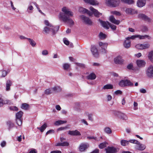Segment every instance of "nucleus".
<instances>
[{
	"instance_id": "f03ea898",
	"label": "nucleus",
	"mask_w": 153,
	"mask_h": 153,
	"mask_svg": "<svg viewBox=\"0 0 153 153\" xmlns=\"http://www.w3.org/2000/svg\"><path fill=\"white\" fill-rule=\"evenodd\" d=\"M59 29L58 26L52 27L45 26L43 28L42 33L45 35L49 34L52 36H53L56 34Z\"/></svg>"
},
{
	"instance_id": "1a4fd4ad",
	"label": "nucleus",
	"mask_w": 153,
	"mask_h": 153,
	"mask_svg": "<svg viewBox=\"0 0 153 153\" xmlns=\"http://www.w3.org/2000/svg\"><path fill=\"white\" fill-rule=\"evenodd\" d=\"M146 74L149 77H153V66L151 65L148 68L146 71Z\"/></svg>"
},
{
	"instance_id": "7c9ffc66",
	"label": "nucleus",
	"mask_w": 153,
	"mask_h": 153,
	"mask_svg": "<svg viewBox=\"0 0 153 153\" xmlns=\"http://www.w3.org/2000/svg\"><path fill=\"white\" fill-rule=\"evenodd\" d=\"M51 89L52 91L55 92H58L61 90V88L58 86H55L53 88H51Z\"/></svg>"
},
{
	"instance_id": "2eb2a0df",
	"label": "nucleus",
	"mask_w": 153,
	"mask_h": 153,
	"mask_svg": "<svg viewBox=\"0 0 153 153\" xmlns=\"http://www.w3.org/2000/svg\"><path fill=\"white\" fill-rule=\"evenodd\" d=\"M86 3L93 5H97L99 4L98 2L96 0H83Z\"/></svg>"
},
{
	"instance_id": "4be33fe9",
	"label": "nucleus",
	"mask_w": 153,
	"mask_h": 153,
	"mask_svg": "<svg viewBox=\"0 0 153 153\" xmlns=\"http://www.w3.org/2000/svg\"><path fill=\"white\" fill-rule=\"evenodd\" d=\"M146 146L143 144H141L140 143V144H137L135 146L136 149L140 150H143L146 148Z\"/></svg>"
},
{
	"instance_id": "b1692460",
	"label": "nucleus",
	"mask_w": 153,
	"mask_h": 153,
	"mask_svg": "<svg viewBox=\"0 0 153 153\" xmlns=\"http://www.w3.org/2000/svg\"><path fill=\"white\" fill-rule=\"evenodd\" d=\"M12 85V81L9 80H7L6 83V91H9L10 90V87Z\"/></svg>"
},
{
	"instance_id": "ea45409f",
	"label": "nucleus",
	"mask_w": 153,
	"mask_h": 153,
	"mask_svg": "<svg viewBox=\"0 0 153 153\" xmlns=\"http://www.w3.org/2000/svg\"><path fill=\"white\" fill-rule=\"evenodd\" d=\"M44 24L45 25V26H48V27H54L51 23L47 20H45L44 21Z\"/></svg>"
},
{
	"instance_id": "412c9836",
	"label": "nucleus",
	"mask_w": 153,
	"mask_h": 153,
	"mask_svg": "<svg viewBox=\"0 0 153 153\" xmlns=\"http://www.w3.org/2000/svg\"><path fill=\"white\" fill-rule=\"evenodd\" d=\"M146 3V0H138L137 2V5L139 7H142L144 6Z\"/></svg>"
},
{
	"instance_id": "bb28decb",
	"label": "nucleus",
	"mask_w": 153,
	"mask_h": 153,
	"mask_svg": "<svg viewBox=\"0 0 153 153\" xmlns=\"http://www.w3.org/2000/svg\"><path fill=\"white\" fill-rule=\"evenodd\" d=\"M137 37L139 38L140 39H143L146 38H147L148 39H151V37L147 35H145L144 36L137 35Z\"/></svg>"
},
{
	"instance_id": "9d476101",
	"label": "nucleus",
	"mask_w": 153,
	"mask_h": 153,
	"mask_svg": "<svg viewBox=\"0 0 153 153\" xmlns=\"http://www.w3.org/2000/svg\"><path fill=\"white\" fill-rule=\"evenodd\" d=\"M114 62L116 64H122L124 63V60L120 56H118L114 59Z\"/></svg>"
},
{
	"instance_id": "c756f323",
	"label": "nucleus",
	"mask_w": 153,
	"mask_h": 153,
	"mask_svg": "<svg viewBox=\"0 0 153 153\" xmlns=\"http://www.w3.org/2000/svg\"><path fill=\"white\" fill-rule=\"evenodd\" d=\"M121 1L122 3L128 4H133L134 3L133 0H121Z\"/></svg>"
},
{
	"instance_id": "69168bd1",
	"label": "nucleus",
	"mask_w": 153,
	"mask_h": 153,
	"mask_svg": "<svg viewBox=\"0 0 153 153\" xmlns=\"http://www.w3.org/2000/svg\"><path fill=\"white\" fill-rule=\"evenodd\" d=\"M81 121L82 123L84 124L86 126L88 125V124L87 121L84 119L81 120Z\"/></svg>"
},
{
	"instance_id": "dca6fc26",
	"label": "nucleus",
	"mask_w": 153,
	"mask_h": 153,
	"mask_svg": "<svg viewBox=\"0 0 153 153\" xmlns=\"http://www.w3.org/2000/svg\"><path fill=\"white\" fill-rule=\"evenodd\" d=\"M68 134L72 136H80L81 135L80 132L77 130L74 131L70 130L68 132Z\"/></svg>"
},
{
	"instance_id": "f3484780",
	"label": "nucleus",
	"mask_w": 153,
	"mask_h": 153,
	"mask_svg": "<svg viewBox=\"0 0 153 153\" xmlns=\"http://www.w3.org/2000/svg\"><path fill=\"white\" fill-rule=\"evenodd\" d=\"M109 20L111 22L116 25H118L120 23V21L116 19L113 16H110Z\"/></svg>"
},
{
	"instance_id": "9b49d317",
	"label": "nucleus",
	"mask_w": 153,
	"mask_h": 153,
	"mask_svg": "<svg viewBox=\"0 0 153 153\" xmlns=\"http://www.w3.org/2000/svg\"><path fill=\"white\" fill-rule=\"evenodd\" d=\"M105 150L106 153H116L117 152V149L114 147H108Z\"/></svg>"
},
{
	"instance_id": "603ef678",
	"label": "nucleus",
	"mask_w": 153,
	"mask_h": 153,
	"mask_svg": "<svg viewBox=\"0 0 153 153\" xmlns=\"http://www.w3.org/2000/svg\"><path fill=\"white\" fill-rule=\"evenodd\" d=\"M48 53V51L46 49L43 50L42 51V55L47 56Z\"/></svg>"
},
{
	"instance_id": "4d7b16f0",
	"label": "nucleus",
	"mask_w": 153,
	"mask_h": 153,
	"mask_svg": "<svg viewBox=\"0 0 153 153\" xmlns=\"http://www.w3.org/2000/svg\"><path fill=\"white\" fill-rule=\"evenodd\" d=\"M63 41L64 43L66 45H68L69 44V42L68 40L66 38H64L63 39Z\"/></svg>"
},
{
	"instance_id": "e433bc0d",
	"label": "nucleus",
	"mask_w": 153,
	"mask_h": 153,
	"mask_svg": "<svg viewBox=\"0 0 153 153\" xmlns=\"http://www.w3.org/2000/svg\"><path fill=\"white\" fill-rule=\"evenodd\" d=\"M27 39L28 40L30 44L33 47H34L36 45V43L32 39L30 38H28Z\"/></svg>"
},
{
	"instance_id": "a878e982",
	"label": "nucleus",
	"mask_w": 153,
	"mask_h": 153,
	"mask_svg": "<svg viewBox=\"0 0 153 153\" xmlns=\"http://www.w3.org/2000/svg\"><path fill=\"white\" fill-rule=\"evenodd\" d=\"M96 76L94 73H92L90 74L87 77L88 79L94 80L96 79Z\"/></svg>"
},
{
	"instance_id": "f8f14e48",
	"label": "nucleus",
	"mask_w": 153,
	"mask_h": 153,
	"mask_svg": "<svg viewBox=\"0 0 153 153\" xmlns=\"http://www.w3.org/2000/svg\"><path fill=\"white\" fill-rule=\"evenodd\" d=\"M90 9L96 17H99L102 15L101 13L99 12L97 10L95 9L92 7H90Z\"/></svg>"
},
{
	"instance_id": "49530a36",
	"label": "nucleus",
	"mask_w": 153,
	"mask_h": 153,
	"mask_svg": "<svg viewBox=\"0 0 153 153\" xmlns=\"http://www.w3.org/2000/svg\"><path fill=\"white\" fill-rule=\"evenodd\" d=\"M33 9V6L30 5H29L27 7V11L29 13H32V12L31 11H32Z\"/></svg>"
},
{
	"instance_id": "774afa93",
	"label": "nucleus",
	"mask_w": 153,
	"mask_h": 153,
	"mask_svg": "<svg viewBox=\"0 0 153 153\" xmlns=\"http://www.w3.org/2000/svg\"><path fill=\"white\" fill-rule=\"evenodd\" d=\"M29 153H37V152L36 151L35 149H30Z\"/></svg>"
},
{
	"instance_id": "58836bf2",
	"label": "nucleus",
	"mask_w": 153,
	"mask_h": 153,
	"mask_svg": "<svg viewBox=\"0 0 153 153\" xmlns=\"http://www.w3.org/2000/svg\"><path fill=\"white\" fill-rule=\"evenodd\" d=\"M21 108L22 109L27 110L29 108V105L28 104L26 103H23L22 105Z\"/></svg>"
},
{
	"instance_id": "f704fd0d",
	"label": "nucleus",
	"mask_w": 153,
	"mask_h": 153,
	"mask_svg": "<svg viewBox=\"0 0 153 153\" xmlns=\"http://www.w3.org/2000/svg\"><path fill=\"white\" fill-rule=\"evenodd\" d=\"M129 141L124 140H122L120 141V143L121 145L125 146L129 144Z\"/></svg>"
},
{
	"instance_id": "423d86ee",
	"label": "nucleus",
	"mask_w": 153,
	"mask_h": 153,
	"mask_svg": "<svg viewBox=\"0 0 153 153\" xmlns=\"http://www.w3.org/2000/svg\"><path fill=\"white\" fill-rule=\"evenodd\" d=\"M79 17L82 21L85 24L90 25H92V21L84 15L80 16Z\"/></svg>"
},
{
	"instance_id": "13d9d810",
	"label": "nucleus",
	"mask_w": 153,
	"mask_h": 153,
	"mask_svg": "<svg viewBox=\"0 0 153 153\" xmlns=\"http://www.w3.org/2000/svg\"><path fill=\"white\" fill-rule=\"evenodd\" d=\"M106 99L107 101H109L111 100L112 97L110 95H108L106 96Z\"/></svg>"
},
{
	"instance_id": "5701e85b",
	"label": "nucleus",
	"mask_w": 153,
	"mask_h": 153,
	"mask_svg": "<svg viewBox=\"0 0 153 153\" xmlns=\"http://www.w3.org/2000/svg\"><path fill=\"white\" fill-rule=\"evenodd\" d=\"M12 104V103L10 100H3L2 102H0V107L3 106L4 105H10Z\"/></svg>"
},
{
	"instance_id": "5fc2aeb1",
	"label": "nucleus",
	"mask_w": 153,
	"mask_h": 153,
	"mask_svg": "<svg viewBox=\"0 0 153 153\" xmlns=\"http://www.w3.org/2000/svg\"><path fill=\"white\" fill-rule=\"evenodd\" d=\"M16 121L17 124L19 126H21L22 125V121L21 119H16Z\"/></svg>"
},
{
	"instance_id": "7ed1b4c3",
	"label": "nucleus",
	"mask_w": 153,
	"mask_h": 153,
	"mask_svg": "<svg viewBox=\"0 0 153 153\" xmlns=\"http://www.w3.org/2000/svg\"><path fill=\"white\" fill-rule=\"evenodd\" d=\"M119 85L122 87L133 86L134 84L129 79L122 80L119 83Z\"/></svg>"
},
{
	"instance_id": "4468645a",
	"label": "nucleus",
	"mask_w": 153,
	"mask_h": 153,
	"mask_svg": "<svg viewBox=\"0 0 153 153\" xmlns=\"http://www.w3.org/2000/svg\"><path fill=\"white\" fill-rule=\"evenodd\" d=\"M99 21L101 24L102 26L105 28L108 29L109 27L110 23L108 22H105L102 21L100 19H99Z\"/></svg>"
},
{
	"instance_id": "a211bd4d",
	"label": "nucleus",
	"mask_w": 153,
	"mask_h": 153,
	"mask_svg": "<svg viewBox=\"0 0 153 153\" xmlns=\"http://www.w3.org/2000/svg\"><path fill=\"white\" fill-rule=\"evenodd\" d=\"M123 46L126 48H129L131 46V41L127 39V37L126 38V40L124 42Z\"/></svg>"
},
{
	"instance_id": "a18cd8bd",
	"label": "nucleus",
	"mask_w": 153,
	"mask_h": 153,
	"mask_svg": "<svg viewBox=\"0 0 153 153\" xmlns=\"http://www.w3.org/2000/svg\"><path fill=\"white\" fill-rule=\"evenodd\" d=\"M150 47V45L149 43L143 44V50L149 48Z\"/></svg>"
},
{
	"instance_id": "680f3d73",
	"label": "nucleus",
	"mask_w": 153,
	"mask_h": 153,
	"mask_svg": "<svg viewBox=\"0 0 153 153\" xmlns=\"http://www.w3.org/2000/svg\"><path fill=\"white\" fill-rule=\"evenodd\" d=\"M62 146H68L69 145V143L67 142H62Z\"/></svg>"
},
{
	"instance_id": "0eeeda50",
	"label": "nucleus",
	"mask_w": 153,
	"mask_h": 153,
	"mask_svg": "<svg viewBox=\"0 0 153 153\" xmlns=\"http://www.w3.org/2000/svg\"><path fill=\"white\" fill-rule=\"evenodd\" d=\"M138 18L141 19L146 22H151V19L148 16L143 13L139 14L138 15Z\"/></svg>"
},
{
	"instance_id": "bf43d9fd",
	"label": "nucleus",
	"mask_w": 153,
	"mask_h": 153,
	"mask_svg": "<svg viewBox=\"0 0 153 153\" xmlns=\"http://www.w3.org/2000/svg\"><path fill=\"white\" fill-rule=\"evenodd\" d=\"M138 105V104L137 102H134V109L135 110H137L138 108L137 107V106Z\"/></svg>"
},
{
	"instance_id": "39448f33",
	"label": "nucleus",
	"mask_w": 153,
	"mask_h": 153,
	"mask_svg": "<svg viewBox=\"0 0 153 153\" xmlns=\"http://www.w3.org/2000/svg\"><path fill=\"white\" fill-rule=\"evenodd\" d=\"M114 114L115 116L117 117L118 118L120 119L124 120H126L128 119L127 116L124 113L117 111H115Z\"/></svg>"
},
{
	"instance_id": "6e6d98bb",
	"label": "nucleus",
	"mask_w": 153,
	"mask_h": 153,
	"mask_svg": "<svg viewBox=\"0 0 153 153\" xmlns=\"http://www.w3.org/2000/svg\"><path fill=\"white\" fill-rule=\"evenodd\" d=\"M138 38L137 37V35H133L131 37H127V39H128L129 40H130V39H134L136 38Z\"/></svg>"
},
{
	"instance_id": "f257e3e1",
	"label": "nucleus",
	"mask_w": 153,
	"mask_h": 153,
	"mask_svg": "<svg viewBox=\"0 0 153 153\" xmlns=\"http://www.w3.org/2000/svg\"><path fill=\"white\" fill-rule=\"evenodd\" d=\"M74 15V13L70 9L66 7H63L61 10L58 16L60 21L64 22H67L70 26L73 25L74 22L70 17H72Z\"/></svg>"
},
{
	"instance_id": "de8ad7c7",
	"label": "nucleus",
	"mask_w": 153,
	"mask_h": 153,
	"mask_svg": "<svg viewBox=\"0 0 153 153\" xmlns=\"http://www.w3.org/2000/svg\"><path fill=\"white\" fill-rule=\"evenodd\" d=\"M135 47L138 49L143 50V44H138L135 45Z\"/></svg>"
},
{
	"instance_id": "20e7f679",
	"label": "nucleus",
	"mask_w": 153,
	"mask_h": 153,
	"mask_svg": "<svg viewBox=\"0 0 153 153\" xmlns=\"http://www.w3.org/2000/svg\"><path fill=\"white\" fill-rule=\"evenodd\" d=\"M105 3L108 6L114 7L118 6L119 1L117 0H105Z\"/></svg>"
},
{
	"instance_id": "4c0bfd02",
	"label": "nucleus",
	"mask_w": 153,
	"mask_h": 153,
	"mask_svg": "<svg viewBox=\"0 0 153 153\" xmlns=\"http://www.w3.org/2000/svg\"><path fill=\"white\" fill-rule=\"evenodd\" d=\"M104 132L107 134H110L112 133L111 129L109 127H106L104 129Z\"/></svg>"
},
{
	"instance_id": "c03bdc74",
	"label": "nucleus",
	"mask_w": 153,
	"mask_h": 153,
	"mask_svg": "<svg viewBox=\"0 0 153 153\" xmlns=\"http://www.w3.org/2000/svg\"><path fill=\"white\" fill-rule=\"evenodd\" d=\"M52 91L51 88H48L45 91V93L47 95H49L52 93Z\"/></svg>"
},
{
	"instance_id": "a19ab883",
	"label": "nucleus",
	"mask_w": 153,
	"mask_h": 153,
	"mask_svg": "<svg viewBox=\"0 0 153 153\" xmlns=\"http://www.w3.org/2000/svg\"><path fill=\"white\" fill-rule=\"evenodd\" d=\"M113 86L110 84H108L104 85L103 87V89H112L113 88Z\"/></svg>"
},
{
	"instance_id": "393cba45",
	"label": "nucleus",
	"mask_w": 153,
	"mask_h": 153,
	"mask_svg": "<svg viewBox=\"0 0 153 153\" xmlns=\"http://www.w3.org/2000/svg\"><path fill=\"white\" fill-rule=\"evenodd\" d=\"M79 11L82 13H86L90 15L91 13L90 11L85 8L80 7L79 8Z\"/></svg>"
},
{
	"instance_id": "cd10ccee",
	"label": "nucleus",
	"mask_w": 153,
	"mask_h": 153,
	"mask_svg": "<svg viewBox=\"0 0 153 153\" xmlns=\"http://www.w3.org/2000/svg\"><path fill=\"white\" fill-rule=\"evenodd\" d=\"M74 109L75 111L78 112H79L80 111V104L79 103H75Z\"/></svg>"
},
{
	"instance_id": "c9c22d12",
	"label": "nucleus",
	"mask_w": 153,
	"mask_h": 153,
	"mask_svg": "<svg viewBox=\"0 0 153 153\" xmlns=\"http://www.w3.org/2000/svg\"><path fill=\"white\" fill-rule=\"evenodd\" d=\"M47 127V124L45 123L41 127H37V129L39 130L41 132H43Z\"/></svg>"
},
{
	"instance_id": "6e6552de",
	"label": "nucleus",
	"mask_w": 153,
	"mask_h": 153,
	"mask_svg": "<svg viewBox=\"0 0 153 153\" xmlns=\"http://www.w3.org/2000/svg\"><path fill=\"white\" fill-rule=\"evenodd\" d=\"M100 46L102 49V54H105L106 53V49L107 48L108 44L106 43L100 42L99 43Z\"/></svg>"
},
{
	"instance_id": "052dcab7",
	"label": "nucleus",
	"mask_w": 153,
	"mask_h": 153,
	"mask_svg": "<svg viewBox=\"0 0 153 153\" xmlns=\"http://www.w3.org/2000/svg\"><path fill=\"white\" fill-rule=\"evenodd\" d=\"M7 72L6 71L3 70L2 71V74L1 76L2 77H5L7 74Z\"/></svg>"
},
{
	"instance_id": "c85d7f7f",
	"label": "nucleus",
	"mask_w": 153,
	"mask_h": 153,
	"mask_svg": "<svg viewBox=\"0 0 153 153\" xmlns=\"http://www.w3.org/2000/svg\"><path fill=\"white\" fill-rule=\"evenodd\" d=\"M71 66L70 64L65 63L63 65V68L65 71H68L70 69Z\"/></svg>"
},
{
	"instance_id": "8fccbe9b",
	"label": "nucleus",
	"mask_w": 153,
	"mask_h": 153,
	"mask_svg": "<svg viewBox=\"0 0 153 153\" xmlns=\"http://www.w3.org/2000/svg\"><path fill=\"white\" fill-rule=\"evenodd\" d=\"M111 13L117 16H120L121 15V13L117 11H112L111 12Z\"/></svg>"
},
{
	"instance_id": "3c124183",
	"label": "nucleus",
	"mask_w": 153,
	"mask_h": 153,
	"mask_svg": "<svg viewBox=\"0 0 153 153\" xmlns=\"http://www.w3.org/2000/svg\"><path fill=\"white\" fill-rule=\"evenodd\" d=\"M129 142L131 143L136 144H140V142L138 141L137 140H130L129 141Z\"/></svg>"
},
{
	"instance_id": "aec40b11",
	"label": "nucleus",
	"mask_w": 153,
	"mask_h": 153,
	"mask_svg": "<svg viewBox=\"0 0 153 153\" xmlns=\"http://www.w3.org/2000/svg\"><path fill=\"white\" fill-rule=\"evenodd\" d=\"M137 64L139 67H144L146 65L145 62L143 60H139L137 61Z\"/></svg>"
},
{
	"instance_id": "09e8293b",
	"label": "nucleus",
	"mask_w": 153,
	"mask_h": 153,
	"mask_svg": "<svg viewBox=\"0 0 153 153\" xmlns=\"http://www.w3.org/2000/svg\"><path fill=\"white\" fill-rule=\"evenodd\" d=\"M10 110L17 111L18 110V109L17 107L15 106H10L9 107Z\"/></svg>"
},
{
	"instance_id": "ddd939ff",
	"label": "nucleus",
	"mask_w": 153,
	"mask_h": 153,
	"mask_svg": "<svg viewBox=\"0 0 153 153\" xmlns=\"http://www.w3.org/2000/svg\"><path fill=\"white\" fill-rule=\"evenodd\" d=\"M91 51L93 55L94 56L97 57L98 56V54L97 50L96 47L95 46L92 45L91 46Z\"/></svg>"
},
{
	"instance_id": "6ab92c4d",
	"label": "nucleus",
	"mask_w": 153,
	"mask_h": 153,
	"mask_svg": "<svg viewBox=\"0 0 153 153\" xmlns=\"http://www.w3.org/2000/svg\"><path fill=\"white\" fill-rule=\"evenodd\" d=\"M89 145L86 143L81 144L79 147V150L81 152H83L87 149Z\"/></svg>"
},
{
	"instance_id": "37998d69",
	"label": "nucleus",
	"mask_w": 153,
	"mask_h": 153,
	"mask_svg": "<svg viewBox=\"0 0 153 153\" xmlns=\"http://www.w3.org/2000/svg\"><path fill=\"white\" fill-rule=\"evenodd\" d=\"M107 144V143L106 142L101 143L99 145V147L100 149H103L106 146Z\"/></svg>"
},
{
	"instance_id": "72a5a7b5",
	"label": "nucleus",
	"mask_w": 153,
	"mask_h": 153,
	"mask_svg": "<svg viewBox=\"0 0 153 153\" xmlns=\"http://www.w3.org/2000/svg\"><path fill=\"white\" fill-rule=\"evenodd\" d=\"M66 122L67 121H66L59 120L56 121L54 123V125L56 126H59L64 123H66Z\"/></svg>"
},
{
	"instance_id": "79ce46f5",
	"label": "nucleus",
	"mask_w": 153,
	"mask_h": 153,
	"mask_svg": "<svg viewBox=\"0 0 153 153\" xmlns=\"http://www.w3.org/2000/svg\"><path fill=\"white\" fill-rule=\"evenodd\" d=\"M106 34L103 33L102 32H100L99 35V37L100 39H104L106 37Z\"/></svg>"
},
{
	"instance_id": "2f4dec72",
	"label": "nucleus",
	"mask_w": 153,
	"mask_h": 153,
	"mask_svg": "<svg viewBox=\"0 0 153 153\" xmlns=\"http://www.w3.org/2000/svg\"><path fill=\"white\" fill-rule=\"evenodd\" d=\"M23 112L21 111L17 112L16 115V119H21L23 114Z\"/></svg>"
},
{
	"instance_id": "864d4df0",
	"label": "nucleus",
	"mask_w": 153,
	"mask_h": 153,
	"mask_svg": "<svg viewBox=\"0 0 153 153\" xmlns=\"http://www.w3.org/2000/svg\"><path fill=\"white\" fill-rule=\"evenodd\" d=\"M85 114L87 115L88 117V119L91 121H93L92 115L91 114H89L87 112H85Z\"/></svg>"
},
{
	"instance_id": "338daca9",
	"label": "nucleus",
	"mask_w": 153,
	"mask_h": 153,
	"mask_svg": "<svg viewBox=\"0 0 153 153\" xmlns=\"http://www.w3.org/2000/svg\"><path fill=\"white\" fill-rule=\"evenodd\" d=\"M126 13L128 14H130L132 12L131 10V8H127L126 10Z\"/></svg>"
},
{
	"instance_id": "0e129e2a",
	"label": "nucleus",
	"mask_w": 153,
	"mask_h": 153,
	"mask_svg": "<svg viewBox=\"0 0 153 153\" xmlns=\"http://www.w3.org/2000/svg\"><path fill=\"white\" fill-rule=\"evenodd\" d=\"M109 27H110L111 29L113 30H115L116 29V26L112 25L111 23H110Z\"/></svg>"
},
{
	"instance_id": "473e14b6",
	"label": "nucleus",
	"mask_w": 153,
	"mask_h": 153,
	"mask_svg": "<svg viewBox=\"0 0 153 153\" xmlns=\"http://www.w3.org/2000/svg\"><path fill=\"white\" fill-rule=\"evenodd\" d=\"M148 57V59L151 61L153 60V51H151L149 52Z\"/></svg>"
},
{
	"instance_id": "e2e57ef3",
	"label": "nucleus",
	"mask_w": 153,
	"mask_h": 153,
	"mask_svg": "<svg viewBox=\"0 0 153 153\" xmlns=\"http://www.w3.org/2000/svg\"><path fill=\"white\" fill-rule=\"evenodd\" d=\"M133 68V65L132 64H130L128 65L127 66V68L129 70H132Z\"/></svg>"
}]
</instances>
